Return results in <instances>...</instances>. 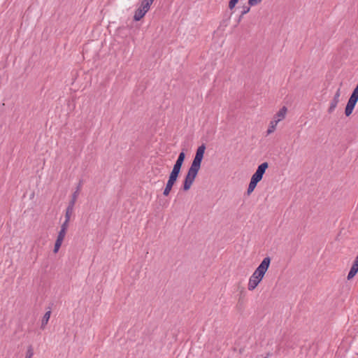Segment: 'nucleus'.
Masks as SVG:
<instances>
[{
	"mask_svg": "<svg viewBox=\"0 0 358 358\" xmlns=\"http://www.w3.org/2000/svg\"><path fill=\"white\" fill-rule=\"evenodd\" d=\"M268 164L267 162L261 164L256 170L255 173L252 175V179L257 181L258 182L262 179L263 176L268 168Z\"/></svg>",
	"mask_w": 358,
	"mask_h": 358,
	"instance_id": "nucleus-4",
	"label": "nucleus"
},
{
	"mask_svg": "<svg viewBox=\"0 0 358 358\" xmlns=\"http://www.w3.org/2000/svg\"><path fill=\"white\" fill-rule=\"evenodd\" d=\"M262 0H248V4L250 6H256L262 2Z\"/></svg>",
	"mask_w": 358,
	"mask_h": 358,
	"instance_id": "nucleus-24",
	"label": "nucleus"
},
{
	"mask_svg": "<svg viewBox=\"0 0 358 358\" xmlns=\"http://www.w3.org/2000/svg\"><path fill=\"white\" fill-rule=\"evenodd\" d=\"M350 269H352V271H355L357 273L358 272V259H355Z\"/></svg>",
	"mask_w": 358,
	"mask_h": 358,
	"instance_id": "nucleus-22",
	"label": "nucleus"
},
{
	"mask_svg": "<svg viewBox=\"0 0 358 358\" xmlns=\"http://www.w3.org/2000/svg\"><path fill=\"white\" fill-rule=\"evenodd\" d=\"M264 358H267V357H264Z\"/></svg>",
	"mask_w": 358,
	"mask_h": 358,
	"instance_id": "nucleus-33",
	"label": "nucleus"
},
{
	"mask_svg": "<svg viewBox=\"0 0 358 358\" xmlns=\"http://www.w3.org/2000/svg\"><path fill=\"white\" fill-rule=\"evenodd\" d=\"M350 269H352V271H355L357 273L358 272V259H355Z\"/></svg>",
	"mask_w": 358,
	"mask_h": 358,
	"instance_id": "nucleus-23",
	"label": "nucleus"
},
{
	"mask_svg": "<svg viewBox=\"0 0 358 358\" xmlns=\"http://www.w3.org/2000/svg\"><path fill=\"white\" fill-rule=\"evenodd\" d=\"M63 241H64V239L57 238V240L55 243L54 250H53V252L55 253H57L59 251V250L62 244Z\"/></svg>",
	"mask_w": 358,
	"mask_h": 358,
	"instance_id": "nucleus-15",
	"label": "nucleus"
},
{
	"mask_svg": "<svg viewBox=\"0 0 358 358\" xmlns=\"http://www.w3.org/2000/svg\"><path fill=\"white\" fill-rule=\"evenodd\" d=\"M146 14V12L141 9L140 7L136 10L134 19L135 21H139L141 19H142L144 15Z\"/></svg>",
	"mask_w": 358,
	"mask_h": 358,
	"instance_id": "nucleus-10",
	"label": "nucleus"
},
{
	"mask_svg": "<svg viewBox=\"0 0 358 358\" xmlns=\"http://www.w3.org/2000/svg\"><path fill=\"white\" fill-rule=\"evenodd\" d=\"M350 269H352V271H355L357 273L358 272V259H355Z\"/></svg>",
	"mask_w": 358,
	"mask_h": 358,
	"instance_id": "nucleus-20",
	"label": "nucleus"
},
{
	"mask_svg": "<svg viewBox=\"0 0 358 358\" xmlns=\"http://www.w3.org/2000/svg\"><path fill=\"white\" fill-rule=\"evenodd\" d=\"M34 355V350L31 346L28 347L25 358H32Z\"/></svg>",
	"mask_w": 358,
	"mask_h": 358,
	"instance_id": "nucleus-18",
	"label": "nucleus"
},
{
	"mask_svg": "<svg viewBox=\"0 0 358 358\" xmlns=\"http://www.w3.org/2000/svg\"><path fill=\"white\" fill-rule=\"evenodd\" d=\"M152 4L150 3H149L148 1H145V0H143L141 3V6H140V8L141 9H143V10H145V12H148L150 8V6Z\"/></svg>",
	"mask_w": 358,
	"mask_h": 358,
	"instance_id": "nucleus-14",
	"label": "nucleus"
},
{
	"mask_svg": "<svg viewBox=\"0 0 358 358\" xmlns=\"http://www.w3.org/2000/svg\"><path fill=\"white\" fill-rule=\"evenodd\" d=\"M341 96V91H340V89H338L336 92L334 94V96L333 98V99L334 100H336V101H339V97Z\"/></svg>",
	"mask_w": 358,
	"mask_h": 358,
	"instance_id": "nucleus-30",
	"label": "nucleus"
},
{
	"mask_svg": "<svg viewBox=\"0 0 358 358\" xmlns=\"http://www.w3.org/2000/svg\"><path fill=\"white\" fill-rule=\"evenodd\" d=\"M50 315H51V311L48 310L43 315V317L42 318V321H41V328L42 329H44L45 326L48 323V321H49L50 317Z\"/></svg>",
	"mask_w": 358,
	"mask_h": 358,
	"instance_id": "nucleus-9",
	"label": "nucleus"
},
{
	"mask_svg": "<svg viewBox=\"0 0 358 358\" xmlns=\"http://www.w3.org/2000/svg\"><path fill=\"white\" fill-rule=\"evenodd\" d=\"M162 169L161 168L155 167L152 168V171L155 176L161 175Z\"/></svg>",
	"mask_w": 358,
	"mask_h": 358,
	"instance_id": "nucleus-26",
	"label": "nucleus"
},
{
	"mask_svg": "<svg viewBox=\"0 0 358 358\" xmlns=\"http://www.w3.org/2000/svg\"><path fill=\"white\" fill-rule=\"evenodd\" d=\"M258 182L252 179L250 180V182L249 183V185H248V190H247V194L248 195H250L253 191L254 189H255L257 185Z\"/></svg>",
	"mask_w": 358,
	"mask_h": 358,
	"instance_id": "nucleus-13",
	"label": "nucleus"
},
{
	"mask_svg": "<svg viewBox=\"0 0 358 358\" xmlns=\"http://www.w3.org/2000/svg\"><path fill=\"white\" fill-rule=\"evenodd\" d=\"M270 264L271 258L269 257H266L263 259L262 262L255 269L249 279L248 289L250 291L254 290L262 280L266 272L269 267Z\"/></svg>",
	"mask_w": 358,
	"mask_h": 358,
	"instance_id": "nucleus-2",
	"label": "nucleus"
},
{
	"mask_svg": "<svg viewBox=\"0 0 358 358\" xmlns=\"http://www.w3.org/2000/svg\"><path fill=\"white\" fill-rule=\"evenodd\" d=\"M185 158V152H184V151H182V152H181L179 154V155H178V159H178V160H181V161H183V162H184Z\"/></svg>",
	"mask_w": 358,
	"mask_h": 358,
	"instance_id": "nucleus-31",
	"label": "nucleus"
},
{
	"mask_svg": "<svg viewBox=\"0 0 358 358\" xmlns=\"http://www.w3.org/2000/svg\"><path fill=\"white\" fill-rule=\"evenodd\" d=\"M81 188V184L80 183L78 186L77 187L76 190L73 193L71 199L68 205V207L66 210V213H69L70 215H72L73 211L74 205L76 202V200L78 199V196L79 195V192Z\"/></svg>",
	"mask_w": 358,
	"mask_h": 358,
	"instance_id": "nucleus-5",
	"label": "nucleus"
},
{
	"mask_svg": "<svg viewBox=\"0 0 358 358\" xmlns=\"http://www.w3.org/2000/svg\"><path fill=\"white\" fill-rule=\"evenodd\" d=\"M238 1L239 0H229V4H228L229 8L231 10H232L235 8L236 5L238 3Z\"/></svg>",
	"mask_w": 358,
	"mask_h": 358,
	"instance_id": "nucleus-19",
	"label": "nucleus"
},
{
	"mask_svg": "<svg viewBox=\"0 0 358 358\" xmlns=\"http://www.w3.org/2000/svg\"><path fill=\"white\" fill-rule=\"evenodd\" d=\"M183 161L177 159L173 165V169L171 172H173L174 173H177L180 175L181 168L183 164Z\"/></svg>",
	"mask_w": 358,
	"mask_h": 358,
	"instance_id": "nucleus-8",
	"label": "nucleus"
},
{
	"mask_svg": "<svg viewBox=\"0 0 358 358\" xmlns=\"http://www.w3.org/2000/svg\"><path fill=\"white\" fill-rule=\"evenodd\" d=\"M206 146L204 144L200 145L196 150L194 158L183 180L182 189L185 192L191 188L201 168V164L203 158Z\"/></svg>",
	"mask_w": 358,
	"mask_h": 358,
	"instance_id": "nucleus-1",
	"label": "nucleus"
},
{
	"mask_svg": "<svg viewBox=\"0 0 358 358\" xmlns=\"http://www.w3.org/2000/svg\"><path fill=\"white\" fill-rule=\"evenodd\" d=\"M356 274H357V272L350 269L348 274V277H347L348 280H350V279L353 278Z\"/></svg>",
	"mask_w": 358,
	"mask_h": 358,
	"instance_id": "nucleus-28",
	"label": "nucleus"
},
{
	"mask_svg": "<svg viewBox=\"0 0 358 358\" xmlns=\"http://www.w3.org/2000/svg\"><path fill=\"white\" fill-rule=\"evenodd\" d=\"M179 176L180 175L174 173L173 172L170 173L169 179L163 191L164 196H167L169 195L173 187L177 182Z\"/></svg>",
	"mask_w": 358,
	"mask_h": 358,
	"instance_id": "nucleus-3",
	"label": "nucleus"
},
{
	"mask_svg": "<svg viewBox=\"0 0 358 358\" xmlns=\"http://www.w3.org/2000/svg\"><path fill=\"white\" fill-rule=\"evenodd\" d=\"M287 108L285 106L282 107L280 110L275 114L273 117V120L278 121V122H280L283 119H285L287 114Z\"/></svg>",
	"mask_w": 358,
	"mask_h": 358,
	"instance_id": "nucleus-7",
	"label": "nucleus"
},
{
	"mask_svg": "<svg viewBox=\"0 0 358 358\" xmlns=\"http://www.w3.org/2000/svg\"><path fill=\"white\" fill-rule=\"evenodd\" d=\"M243 17V16H241V15H240V16H239V17H238V22H240L241 21V20H242Z\"/></svg>",
	"mask_w": 358,
	"mask_h": 358,
	"instance_id": "nucleus-32",
	"label": "nucleus"
},
{
	"mask_svg": "<svg viewBox=\"0 0 358 358\" xmlns=\"http://www.w3.org/2000/svg\"><path fill=\"white\" fill-rule=\"evenodd\" d=\"M338 101H336V100H334V99H332L330 102V106H329V108L328 109V112L329 113H331L334 111L335 108H336L338 103Z\"/></svg>",
	"mask_w": 358,
	"mask_h": 358,
	"instance_id": "nucleus-16",
	"label": "nucleus"
},
{
	"mask_svg": "<svg viewBox=\"0 0 358 358\" xmlns=\"http://www.w3.org/2000/svg\"><path fill=\"white\" fill-rule=\"evenodd\" d=\"M252 6H250L249 4L248 6L244 5L242 6V10L241 12V16H244L245 14L250 12V7Z\"/></svg>",
	"mask_w": 358,
	"mask_h": 358,
	"instance_id": "nucleus-17",
	"label": "nucleus"
},
{
	"mask_svg": "<svg viewBox=\"0 0 358 358\" xmlns=\"http://www.w3.org/2000/svg\"><path fill=\"white\" fill-rule=\"evenodd\" d=\"M357 101L358 99H356L354 96H350L345 109V114L346 116H350L352 114Z\"/></svg>",
	"mask_w": 358,
	"mask_h": 358,
	"instance_id": "nucleus-6",
	"label": "nucleus"
},
{
	"mask_svg": "<svg viewBox=\"0 0 358 358\" xmlns=\"http://www.w3.org/2000/svg\"><path fill=\"white\" fill-rule=\"evenodd\" d=\"M66 234V231L60 229V231H59L57 238L64 239Z\"/></svg>",
	"mask_w": 358,
	"mask_h": 358,
	"instance_id": "nucleus-29",
	"label": "nucleus"
},
{
	"mask_svg": "<svg viewBox=\"0 0 358 358\" xmlns=\"http://www.w3.org/2000/svg\"><path fill=\"white\" fill-rule=\"evenodd\" d=\"M71 215H70L69 213H65V221L64 222V223L61 226V229H60L61 230H63V231H67V229H68V227H69V222L70 219H71Z\"/></svg>",
	"mask_w": 358,
	"mask_h": 358,
	"instance_id": "nucleus-12",
	"label": "nucleus"
},
{
	"mask_svg": "<svg viewBox=\"0 0 358 358\" xmlns=\"http://www.w3.org/2000/svg\"><path fill=\"white\" fill-rule=\"evenodd\" d=\"M351 96L356 98V99H358V83H357V85H356L355 88L354 89Z\"/></svg>",
	"mask_w": 358,
	"mask_h": 358,
	"instance_id": "nucleus-25",
	"label": "nucleus"
},
{
	"mask_svg": "<svg viewBox=\"0 0 358 358\" xmlns=\"http://www.w3.org/2000/svg\"><path fill=\"white\" fill-rule=\"evenodd\" d=\"M278 124V121H275L274 120L271 121V122L269 124V126H268V128L267 131H266L267 135H269V134H272L273 132H274V131L276 129V127H277Z\"/></svg>",
	"mask_w": 358,
	"mask_h": 358,
	"instance_id": "nucleus-11",
	"label": "nucleus"
},
{
	"mask_svg": "<svg viewBox=\"0 0 358 358\" xmlns=\"http://www.w3.org/2000/svg\"><path fill=\"white\" fill-rule=\"evenodd\" d=\"M350 269H352V271H355L357 273L358 272V259H355Z\"/></svg>",
	"mask_w": 358,
	"mask_h": 358,
	"instance_id": "nucleus-21",
	"label": "nucleus"
},
{
	"mask_svg": "<svg viewBox=\"0 0 358 358\" xmlns=\"http://www.w3.org/2000/svg\"><path fill=\"white\" fill-rule=\"evenodd\" d=\"M356 274H357V272L350 269L348 274V277H347L348 280H350V279L353 278Z\"/></svg>",
	"mask_w": 358,
	"mask_h": 358,
	"instance_id": "nucleus-27",
	"label": "nucleus"
}]
</instances>
